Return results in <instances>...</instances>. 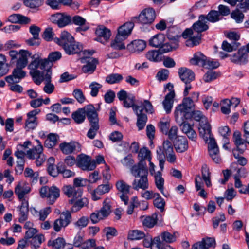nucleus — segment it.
<instances>
[{"mask_svg":"<svg viewBox=\"0 0 249 249\" xmlns=\"http://www.w3.org/2000/svg\"><path fill=\"white\" fill-rule=\"evenodd\" d=\"M180 127L181 130L183 133H185L188 138L192 140L195 141L196 138V133L193 129V125H191L186 121L182 124H178Z\"/></svg>","mask_w":249,"mask_h":249,"instance_id":"nucleus-27","label":"nucleus"},{"mask_svg":"<svg viewBox=\"0 0 249 249\" xmlns=\"http://www.w3.org/2000/svg\"><path fill=\"white\" fill-rule=\"evenodd\" d=\"M42 197H47L49 203L53 204L60 196V190L55 186H43L40 190Z\"/></svg>","mask_w":249,"mask_h":249,"instance_id":"nucleus-6","label":"nucleus"},{"mask_svg":"<svg viewBox=\"0 0 249 249\" xmlns=\"http://www.w3.org/2000/svg\"><path fill=\"white\" fill-rule=\"evenodd\" d=\"M99 211L105 218L107 217L111 213V201L108 198H106L103 203V206Z\"/></svg>","mask_w":249,"mask_h":249,"instance_id":"nucleus-41","label":"nucleus"},{"mask_svg":"<svg viewBox=\"0 0 249 249\" xmlns=\"http://www.w3.org/2000/svg\"><path fill=\"white\" fill-rule=\"evenodd\" d=\"M205 135V136H200L208 144V148L210 156L215 162L218 163L219 161V159L218 157L219 149L215 140L213 138L211 131L208 135L206 134Z\"/></svg>","mask_w":249,"mask_h":249,"instance_id":"nucleus-5","label":"nucleus"},{"mask_svg":"<svg viewBox=\"0 0 249 249\" xmlns=\"http://www.w3.org/2000/svg\"><path fill=\"white\" fill-rule=\"evenodd\" d=\"M145 236V233L140 230L130 231L128 234V239L131 240H140Z\"/></svg>","mask_w":249,"mask_h":249,"instance_id":"nucleus-51","label":"nucleus"},{"mask_svg":"<svg viewBox=\"0 0 249 249\" xmlns=\"http://www.w3.org/2000/svg\"><path fill=\"white\" fill-rule=\"evenodd\" d=\"M54 40L57 44L63 47L65 45H68L69 43H71L74 40V38L70 33L64 31L61 33L60 37L56 38Z\"/></svg>","mask_w":249,"mask_h":249,"instance_id":"nucleus-33","label":"nucleus"},{"mask_svg":"<svg viewBox=\"0 0 249 249\" xmlns=\"http://www.w3.org/2000/svg\"><path fill=\"white\" fill-rule=\"evenodd\" d=\"M139 178H135L132 182V187L134 190H139L142 189L146 190L149 188V182L147 176H141Z\"/></svg>","mask_w":249,"mask_h":249,"instance_id":"nucleus-25","label":"nucleus"},{"mask_svg":"<svg viewBox=\"0 0 249 249\" xmlns=\"http://www.w3.org/2000/svg\"><path fill=\"white\" fill-rule=\"evenodd\" d=\"M30 239L29 242L30 243L31 248L37 249L40 247L41 243L45 241V237L43 234H39Z\"/></svg>","mask_w":249,"mask_h":249,"instance_id":"nucleus-46","label":"nucleus"},{"mask_svg":"<svg viewBox=\"0 0 249 249\" xmlns=\"http://www.w3.org/2000/svg\"><path fill=\"white\" fill-rule=\"evenodd\" d=\"M30 74L36 85H40L43 81V75L40 71H30Z\"/></svg>","mask_w":249,"mask_h":249,"instance_id":"nucleus-63","label":"nucleus"},{"mask_svg":"<svg viewBox=\"0 0 249 249\" xmlns=\"http://www.w3.org/2000/svg\"><path fill=\"white\" fill-rule=\"evenodd\" d=\"M248 55L244 48L240 49L238 52L233 54L231 58V61L237 64H244L248 61Z\"/></svg>","mask_w":249,"mask_h":249,"instance_id":"nucleus-19","label":"nucleus"},{"mask_svg":"<svg viewBox=\"0 0 249 249\" xmlns=\"http://www.w3.org/2000/svg\"><path fill=\"white\" fill-rule=\"evenodd\" d=\"M156 18L155 11L152 8L143 9L138 18L139 21L143 24H151Z\"/></svg>","mask_w":249,"mask_h":249,"instance_id":"nucleus-12","label":"nucleus"},{"mask_svg":"<svg viewBox=\"0 0 249 249\" xmlns=\"http://www.w3.org/2000/svg\"><path fill=\"white\" fill-rule=\"evenodd\" d=\"M8 71L6 57L4 55L0 53V77L6 74Z\"/></svg>","mask_w":249,"mask_h":249,"instance_id":"nucleus-50","label":"nucleus"},{"mask_svg":"<svg viewBox=\"0 0 249 249\" xmlns=\"http://www.w3.org/2000/svg\"><path fill=\"white\" fill-rule=\"evenodd\" d=\"M89 125L90 128L88 131L87 136L89 138L93 139L99 129V123L89 124Z\"/></svg>","mask_w":249,"mask_h":249,"instance_id":"nucleus-60","label":"nucleus"},{"mask_svg":"<svg viewBox=\"0 0 249 249\" xmlns=\"http://www.w3.org/2000/svg\"><path fill=\"white\" fill-rule=\"evenodd\" d=\"M95 34L97 36L95 40L103 44L105 43L109 39L111 36L110 30L103 25L98 26L97 27Z\"/></svg>","mask_w":249,"mask_h":249,"instance_id":"nucleus-18","label":"nucleus"},{"mask_svg":"<svg viewBox=\"0 0 249 249\" xmlns=\"http://www.w3.org/2000/svg\"><path fill=\"white\" fill-rule=\"evenodd\" d=\"M179 28L177 26L169 27L168 28L167 35L170 41H173L175 45L178 42V39L182 35Z\"/></svg>","mask_w":249,"mask_h":249,"instance_id":"nucleus-31","label":"nucleus"},{"mask_svg":"<svg viewBox=\"0 0 249 249\" xmlns=\"http://www.w3.org/2000/svg\"><path fill=\"white\" fill-rule=\"evenodd\" d=\"M94 53V51L93 50H87L84 51L83 53L86 56V58H82V61L85 60L86 63L82 68V71L84 73L91 74L95 71L98 61L96 58L89 57L93 55Z\"/></svg>","mask_w":249,"mask_h":249,"instance_id":"nucleus-4","label":"nucleus"},{"mask_svg":"<svg viewBox=\"0 0 249 249\" xmlns=\"http://www.w3.org/2000/svg\"><path fill=\"white\" fill-rule=\"evenodd\" d=\"M40 110L39 109H34L27 114V118L25 122V128L27 131L33 130L37 125V118L36 115L39 114Z\"/></svg>","mask_w":249,"mask_h":249,"instance_id":"nucleus-14","label":"nucleus"},{"mask_svg":"<svg viewBox=\"0 0 249 249\" xmlns=\"http://www.w3.org/2000/svg\"><path fill=\"white\" fill-rule=\"evenodd\" d=\"M239 45V43L235 41H232L231 43H230L227 41H224L222 44V48L226 52H231L237 49Z\"/></svg>","mask_w":249,"mask_h":249,"instance_id":"nucleus-57","label":"nucleus"},{"mask_svg":"<svg viewBox=\"0 0 249 249\" xmlns=\"http://www.w3.org/2000/svg\"><path fill=\"white\" fill-rule=\"evenodd\" d=\"M110 190L108 184H102L99 185L91 193L92 199L96 201L100 199V196L108 193Z\"/></svg>","mask_w":249,"mask_h":249,"instance_id":"nucleus-35","label":"nucleus"},{"mask_svg":"<svg viewBox=\"0 0 249 249\" xmlns=\"http://www.w3.org/2000/svg\"><path fill=\"white\" fill-rule=\"evenodd\" d=\"M178 75L181 81L185 84L190 83L195 79V74L193 71L186 68L179 69Z\"/></svg>","mask_w":249,"mask_h":249,"instance_id":"nucleus-24","label":"nucleus"},{"mask_svg":"<svg viewBox=\"0 0 249 249\" xmlns=\"http://www.w3.org/2000/svg\"><path fill=\"white\" fill-rule=\"evenodd\" d=\"M50 19L53 23L60 28L71 25V16L65 13L53 14L51 16Z\"/></svg>","mask_w":249,"mask_h":249,"instance_id":"nucleus-10","label":"nucleus"},{"mask_svg":"<svg viewBox=\"0 0 249 249\" xmlns=\"http://www.w3.org/2000/svg\"><path fill=\"white\" fill-rule=\"evenodd\" d=\"M64 194L70 199L69 200L70 204H73L74 200L82 197L83 190L81 188L75 187L71 185L64 186L62 188Z\"/></svg>","mask_w":249,"mask_h":249,"instance_id":"nucleus-7","label":"nucleus"},{"mask_svg":"<svg viewBox=\"0 0 249 249\" xmlns=\"http://www.w3.org/2000/svg\"><path fill=\"white\" fill-rule=\"evenodd\" d=\"M47 245L54 249H60L65 245V240L62 237H58L54 240H50Z\"/></svg>","mask_w":249,"mask_h":249,"instance_id":"nucleus-49","label":"nucleus"},{"mask_svg":"<svg viewBox=\"0 0 249 249\" xmlns=\"http://www.w3.org/2000/svg\"><path fill=\"white\" fill-rule=\"evenodd\" d=\"M173 144L176 151L178 153L184 152L188 149V140L182 136H178L173 141Z\"/></svg>","mask_w":249,"mask_h":249,"instance_id":"nucleus-21","label":"nucleus"},{"mask_svg":"<svg viewBox=\"0 0 249 249\" xmlns=\"http://www.w3.org/2000/svg\"><path fill=\"white\" fill-rule=\"evenodd\" d=\"M196 121H199V127L198 128L200 136H205L208 135L211 130V125L208 123L207 119L199 110L191 112V117Z\"/></svg>","mask_w":249,"mask_h":249,"instance_id":"nucleus-3","label":"nucleus"},{"mask_svg":"<svg viewBox=\"0 0 249 249\" xmlns=\"http://www.w3.org/2000/svg\"><path fill=\"white\" fill-rule=\"evenodd\" d=\"M37 145L26 152V156L29 159H35L37 166H40L46 160V157L43 153V147L39 140H36Z\"/></svg>","mask_w":249,"mask_h":249,"instance_id":"nucleus-2","label":"nucleus"},{"mask_svg":"<svg viewBox=\"0 0 249 249\" xmlns=\"http://www.w3.org/2000/svg\"><path fill=\"white\" fill-rule=\"evenodd\" d=\"M31 58L33 60L28 66V69L31 71H38V68L43 70L49 65V62L47 59H42L36 55H33Z\"/></svg>","mask_w":249,"mask_h":249,"instance_id":"nucleus-15","label":"nucleus"},{"mask_svg":"<svg viewBox=\"0 0 249 249\" xmlns=\"http://www.w3.org/2000/svg\"><path fill=\"white\" fill-rule=\"evenodd\" d=\"M201 173L202 178L205 181L207 187H210L212 185L210 180V172L208 166L204 164L201 168Z\"/></svg>","mask_w":249,"mask_h":249,"instance_id":"nucleus-53","label":"nucleus"},{"mask_svg":"<svg viewBox=\"0 0 249 249\" xmlns=\"http://www.w3.org/2000/svg\"><path fill=\"white\" fill-rule=\"evenodd\" d=\"M146 42L143 40H135L127 46V49L132 53L140 52L146 47Z\"/></svg>","mask_w":249,"mask_h":249,"instance_id":"nucleus-34","label":"nucleus"},{"mask_svg":"<svg viewBox=\"0 0 249 249\" xmlns=\"http://www.w3.org/2000/svg\"><path fill=\"white\" fill-rule=\"evenodd\" d=\"M59 148L63 153L66 155L71 154L74 151L80 150V145L76 142H63L60 144Z\"/></svg>","mask_w":249,"mask_h":249,"instance_id":"nucleus-20","label":"nucleus"},{"mask_svg":"<svg viewBox=\"0 0 249 249\" xmlns=\"http://www.w3.org/2000/svg\"><path fill=\"white\" fill-rule=\"evenodd\" d=\"M59 137L57 135L53 133L49 134L44 142V145L48 148H52L58 142Z\"/></svg>","mask_w":249,"mask_h":249,"instance_id":"nucleus-45","label":"nucleus"},{"mask_svg":"<svg viewBox=\"0 0 249 249\" xmlns=\"http://www.w3.org/2000/svg\"><path fill=\"white\" fill-rule=\"evenodd\" d=\"M30 190L31 188L28 184L24 182H20L15 187V193L18 198L22 201L25 200L24 196L30 192Z\"/></svg>","mask_w":249,"mask_h":249,"instance_id":"nucleus-23","label":"nucleus"},{"mask_svg":"<svg viewBox=\"0 0 249 249\" xmlns=\"http://www.w3.org/2000/svg\"><path fill=\"white\" fill-rule=\"evenodd\" d=\"M134 26V24L132 22H126L118 28L117 36L123 39H126L131 33Z\"/></svg>","mask_w":249,"mask_h":249,"instance_id":"nucleus-26","label":"nucleus"},{"mask_svg":"<svg viewBox=\"0 0 249 249\" xmlns=\"http://www.w3.org/2000/svg\"><path fill=\"white\" fill-rule=\"evenodd\" d=\"M71 215L69 211L62 212L60 217L54 221L53 230L56 232L60 231L62 228H65L71 223Z\"/></svg>","mask_w":249,"mask_h":249,"instance_id":"nucleus-8","label":"nucleus"},{"mask_svg":"<svg viewBox=\"0 0 249 249\" xmlns=\"http://www.w3.org/2000/svg\"><path fill=\"white\" fill-rule=\"evenodd\" d=\"M86 115L89 124L99 123V118L96 110L92 105L85 106Z\"/></svg>","mask_w":249,"mask_h":249,"instance_id":"nucleus-30","label":"nucleus"},{"mask_svg":"<svg viewBox=\"0 0 249 249\" xmlns=\"http://www.w3.org/2000/svg\"><path fill=\"white\" fill-rule=\"evenodd\" d=\"M165 40V36L162 34H158L154 36L149 41V45L155 48L161 46Z\"/></svg>","mask_w":249,"mask_h":249,"instance_id":"nucleus-38","label":"nucleus"},{"mask_svg":"<svg viewBox=\"0 0 249 249\" xmlns=\"http://www.w3.org/2000/svg\"><path fill=\"white\" fill-rule=\"evenodd\" d=\"M206 61V56L201 52L196 53L193 57L190 60V62L193 65H201L203 66V63Z\"/></svg>","mask_w":249,"mask_h":249,"instance_id":"nucleus-42","label":"nucleus"},{"mask_svg":"<svg viewBox=\"0 0 249 249\" xmlns=\"http://www.w3.org/2000/svg\"><path fill=\"white\" fill-rule=\"evenodd\" d=\"M123 79L121 74L118 73H112L106 77V81L109 84H113L119 83Z\"/></svg>","mask_w":249,"mask_h":249,"instance_id":"nucleus-58","label":"nucleus"},{"mask_svg":"<svg viewBox=\"0 0 249 249\" xmlns=\"http://www.w3.org/2000/svg\"><path fill=\"white\" fill-rule=\"evenodd\" d=\"M184 107V108L191 113L193 107L195 106L194 102L190 97H185L183 98L182 103L179 104Z\"/></svg>","mask_w":249,"mask_h":249,"instance_id":"nucleus-61","label":"nucleus"},{"mask_svg":"<svg viewBox=\"0 0 249 249\" xmlns=\"http://www.w3.org/2000/svg\"><path fill=\"white\" fill-rule=\"evenodd\" d=\"M174 115L177 124H182L191 117V113L186 110L183 107L178 105L175 108Z\"/></svg>","mask_w":249,"mask_h":249,"instance_id":"nucleus-16","label":"nucleus"},{"mask_svg":"<svg viewBox=\"0 0 249 249\" xmlns=\"http://www.w3.org/2000/svg\"><path fill=\"white\" fill-rule=\"evenodd\" d=\"M77 166L83 170L92 171L96 168V163L90 157L84 155H79L77 159Z\"/></svg>","mask_w":249,"mask_h":249,"instance_id":"nucleus-9","label":"nucleus"},{"mask_svg":"<svg viewBox=\"0 0 249 249\" xmlns=\"http://www.w3.org/2000/svg\"><path fill=\"white\" fill-rule=\"evenodd\" d=\"M172 45L169 43H163L159 48V50L160 51L161 55L164 53H166L171 51L173 49H176L178 46V44L175 45L173 41H171Z\"/></svg>","mask_w":249,"mask_h":249,"instance_id":"nucleus-64","label":"nucleus"},{"mask_svg":"<svg viewBox=\"0 0 249 249\" xmlns=\"http://www.w3.org/2000/svg\"><path fill=\"white\" fill-rule=\"evenodd\" d=\"M24 67H20L18 66L14 69L11 75L5 77V81L8 84L17 83L21 79L25 77L26 72L23 70Z\"/></svg>","mask_w":249,"mask_h":249,"instance_id":"nucleus-13","label":"nucleus"},{"mask_svg":"<svg viewBox=\"0 0 249 249\" xmlns=\"http://www.w3.org/2000/svg\"><path fill=\"white\" fill-rule=\"evenodd\" d=\"M132 175L135 178L148 176V169L146 163L143 161H139L137 164L134 165L130 169Z\"/></svg>","mask_w":249,"mask_h":249,"instance_id":"nucleus-17","label":"nucleus"},{"mask_svg":"<svg viewBox=\"0 0 249 249\" xmlns=\"http://www.w3.org/2000/svg\"><path fill=\"white\" fill-rule=\"evenodd\" d=\"M208 23L205 16L201 15L199 16L198 20L193 24L192 28H187L182 33L183 38H188L186 41V46L193 47L200 43L201 33L209 29Z\"/></svg>","mask_w":249,"mask_h":249,"instance_id":"nucleus-1","label":"nucleus"},{"mask_svg":"<svg viewBox=\"0 0 249 249\" xmlns=\"http://www.w3.org/2000/svg\"><path fill=\"white\" fill-rule=\"evenodd\" d=\"M72 118L77 124L82 123L86 117L85 107L83 108H79L71 114Z\"/></svg>","mask_w":249,"mask_h":249,"instance_id":"nucleus-40","label":"nucleus"},{"mask_svg":"<svg viewBox=\"0 0 249 249\" xmlns=\"http://www.w3.org/2000/svg\"><path fill=\"white\" fill-rule=\"evenodd\" d=\"M162 147L163 150H162L160 147H159L158 149L157 150L158 155L160 156L161 158H163V155L168 153H171L174 151L172 143L168 140L164 141Z\"/></svg>","mask_w":249,"mask_h":249,"instance_id":"nucleus-39","label":"nucleus"},{"mask_svg":"<svg viewBox=\"0 0 249 249\" xmlns=\"http://www.w3.org/2000/svg\"><path fill=\"white\" fill-rule=\"evenodd\" d=\"M125 39H123L121 37L116 36L115 38L112 41L111 46L114 49L116 50H123L125 49L124 44L123 41Z\"/></svg>","mask_w":249,"mask_h":249,"instance_id":"nucleus-56","label":"nucleus"},{"mask_svg":"<svg viewBox=\"0 0 249 249\" xmlns=\"http://www.w3.org/2000/svg\"><path fill=\"white\" fill-rule=\"evenodd\" d=\"M138 157L140 159V161H143L144 163H146V159H147L149 161H150L151 160L150 151L146 147H143L140 149Z\"/></svg>","mask_w":249,"mask_h":249,"instance_id":"nucleus-55","label":"nucleus"},{"mask_svg":"<svg viewBox=\"0 0 249 249\" xmlns=\"http://www.w3.org/2000/svg\"><path fill=\"white\" fill-rule=\"evenodd\" d=\"M86 22V20L79 15H75L73 17L71 16V24H73L75 25L80 26L76 28V31L77 32L86 31L89 29L87 26H85Z\"/></svg>","mask_w":249,"mask_h":249,"instance_id":"nucleus-29","label":"nucleus"},{"mask_svg":"<svg viewBox=\"0 0 249 249\" xmlns=\"http://www.w3.org/2000/svg\"><path fill=\"white\" fill-rule=\"evenodd\" d=\"M157 222V215L154 214L151 216H147L143 220L142 223L144 226L151 228L156 225Z\"/></svg>","mask_w":249,"mask_h":249,"instance_id":"nucleus-59","label":"nucleus"},{"mask_svg":"<svg viewBox=\"0 0 249 249\" xmlns=\"http://www.w3.org/2000/svg\"><path fill=\"white\" fill-rule=\"evenodd\" d=\"M85 231L80 230L74 237L73 245L75 247H80L81 246L85 240Z\"/></svg>","mask_w":249,"mask_h":249,"instance_id":"nucleus-47","label":"nucleus"},{"mask_svg":"<svg viewBox=\"0 0 249 249\" xmlns=\"http://www.w3.org/2000/svg\"><path fill=\"white\" fill-rule=\"evenodd\" d=\"M58 170L64 178H70L75 175V173L70 170L67 169L66 165L62 162L58 163Z\"/></svg>","mask_w":249,"mask_h":249,"instance_id":"nucleus-54","label":"nucleus"},{"mask_svg":"<svg viewBox=\"0 0 249 249\" xmlns=\"http://www.w3.org/2000/svg\"><path fill=\"white\" fill-rule=\"evenodd\" d=\"M116 187L118 192L121 193L120 196V199L125 205H127L129 201V197L127 195L130 192L131 186L123 180H119L116 182Z\"/></svg>","mask_w":249,"mask_h":249,"instance_id":"nucleus-11","label":"nucleus"},{"mask_svg":"<svg viewBox=\"0 0 249 249\" xmlns=\"http://www.w3.org/2000/svg\"><path fill=\"white\" fill-rule=\"evenodd\" d=\"M135 97L131 94H129L128 97L123 102V105L125 107H132L133 111L135 107L136 109H139L141 106L136 105L135 104Z\"/></svg>","mask_w":249,"mask_h":249,"instance_id":"nucleus-48","label":"nucleus"},{"mask_svg":"<svg viewBox=\"0 0 249 249\" xmlns=\"http://www.w3.org/2000/svg\"><path fill=\"white\" fill-rule=\"evenodd\" d=\"M88 199L85 197L82 198L81 197L74 200V202L72 204L73 206L71 209V211L72 212H76L79 211L82 208L88 205Z\"/></svg>","mask_w":249,"mask_h":249,"instance_id":"nucleus-43","label":"nucleus"},{"mask_svg":"<svg viewBox=\"0 0 249 249\" xmlns=\"http://www.w3.org/2000/svg\"><path fill=\"white\" fill-rule=\"evenodd\" d=\"M31 53L25 50H20L19 54L17 60L16 66L25 68L28 62V58L31 57Z\"/></svg>","mask_w":249,"mask_h":249,"instance_id":"nucleus-32","label":"nucleus"},{"mask_svg":"<svg viewBox=\"0 0 249 249\" xmlns=\"http://www.w3.org/2000/svg\"><path fill=\"white\" fill-rule=\"evenodd\" d=\"M145 56L151 61L160 62L162 59V55L159 50L149 51L146 53Z\"/></svg>","mask_w":249,"mask_h":249,"instance_id":"nucleus-44","label":"nucleus"},{"mask_svg":"<svg viewBox=\"0 0 249 249\" xmlns=\"http://www.w3.org/2000/svg\"><path fill=\"white\" fill-rule=\"evenodd\" d=\"M207 21L215 22L222 18L217 11L211 10L207 16H205Z\"/></svg>","mask_w":249,"mask_h":249,"instance_id":"nucleus-62","label":"nucleus"},{"mask_svg":"<svg viewBox=\"0 0 249 249\" xmlns=\"http://www.w3.org/2000/svg\"><path fill=\"white\" fill-rule=\"evenodd\" d=\"M155 181L156 187L160 191V192L165 196L163 192L164 189V179L161 177V173L158 171L155 175Z\"/></svg>","mask_w":249,"mask_h":249,"instance_id":"nucleus-52","label":"nucleus"},{"mask_svg":"<svg viewBox=\"0 0 249 249\" xmlns=\"http://www.w3.org/2000/svg\"><path fill=\"white\" fill-rule=\"evenodd\" d=\"M143 108L142 107L139 109H136V107L134 109V112L137 116L136 124L139 130H141L144 128L148 120L147 115L143 113Z\"/></svg>","mask_w":249,"mask_h":249,"instance_id":"nucleus-22","label":"nucleus"},{"mask_svg":"<svg viewBox=\"0 0 249 249\" xmlns=\"http://www.w3.org/2000/svg\"><path fill=\"white\" fill-rule=\"evenodd\" d=\"M175 96V93H174L173 92L168 93L165 96L164 100L162 102V106L165 111L167 114H169L171 112Z\"/></svg>","mask_w":249,"mask_h":249,"instance_id":"nucleus-36","label":"nucleus"},{"mask_svg":"<svg viewBox=\"0 0 249 249\" xmlns=\"http://www.w3.org/2000/svg\"><path fill=\"white\" fill-rule=\"evenodd\" d=\"M29 213L28 202L26 200H23L19 210V217L18 221L22 223L28 219Z\"/></svg>","mask_w":249,"mask_h":249,"instance_id":"nucleus-37","label":"nucleus"},{"mask_svg":"<svg viewBox=\"0 0 249 249\" xmlns=\"http://www.w3.org/2000/svg\"><path fill=\"white\" fill-rule=\"evenodd\" d=\"M63 49L65 53L69 54L71 55L79 53L83 49V46L80 43L76 42L74 40L68 45H65Z\"/></svg>","mask_w":249,"mask_h":249,"instance_id":"nucleus-28","label":"nucleus"}]
</instances>
